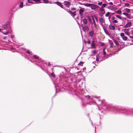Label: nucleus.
<instances>
[{
	"label": "nucleus",
	"instance_id": "52",
	"mask_svg": "<svg viewBox=\"0 0 133 133\" xmlns=\"http://www.w3.org/2000/svg\"><path fill=\"white\" fill-rule=\"evenodd\" d=\"M131 34H132V35H133V30L132 31H131Z\"/></svg>",
	"mask_w": 133,
	"mask_h": 133
},
{
	"label": "nucleus",
	"instance_id": "48",
	"mask_svg": "<svg viewBox=\"0 0 133 133\" xmlns=\"http://www.w3.org/2000/svg\"><path fill=\"white\" fill-rule=\"evenodd\" d=\"M27 53L28 54H30V52L29 51V50H28V51H27Z\"/></svg>",
	"mask_w": 133,
	"mask_h": 133
},
{
	"label": "nucleus",
	"instance_id": "18",
	"mask_svg": "<svg viewBox=\"0 0 133 133\" xmlns=\"http://www.w3.org/2000/svg\"><path fill=\"white\" fill-rule=\"evenodd\" d=\"M123 14L125 15L126 17H127L128 18H130L129 16V14L128 13H125V12H123Z\"/></svg>",
	"mask_w": 133,
	"mask_h": 133
},
{
	"label": "nucleus",
	"instance_id": "9",
	"mask_svg": "<svg viewBox=\"0 0 133 133\" xmlns=\"http://www.w3.org/2000/svg\"><path fill=\"white\" fill-rule=\"evenodd\" d=\"M10 26V25L9 24H6L3 25L2 26V27L5 29L6 28H9Z\"/></svg>",
	"mask_w": 133,
	"mask_h": 133
},
{
	"label": "nucleus",
	"instance_id": "38",
	"mask_svg": "<svg viewBox=\"0 0 133 133\" xmlns=\"http://www.w3.org/2000/svg\"><path fill=\"white\" fill-rule=\"evenodd\" d=\"M92 52L94 54V55H95L96 54V52L95 50L92 51Z\"/></svg>",
	"mask_w": 133,
	"mask_h": 133
},
{
	"label": "nucleus",
	"instance_id": "56",
	"mask_svg": "<svg viewBox=\"0 0 133 133\" xmlns=\"http://www.w3.org/2000/svg\"><path fill=\"white\" fill-rule=\"evenodd\" d=\"M2 29H0V32H1Z\"/></svg>",
	"mask_w": 133,
	"mask_h": 133
},
{
	"label": "nucleus",
	"instance_id": "42",
	"mask_svg": "<svg viewBox=\"0 0 133 133\" xmlns=\"http://www.w3.org/2000/svg\"><path fill=\"white\" fill-rule=\"evenodd\" d=\"M87 43L89 44H90L91 43V41L90 40H89L87 41Z\"/></svg>",
	"mask_w": 133,
	"mask_h": 133
},
{
	"label": "nucleus",
	"instance_id": "12",
	"mask_svg": "<svg viewBox=\"0 0 133 133\" xmlns=\"http://www.w3.org/2000/svg\"><path fill=\"white\" fill-rule=\"evenodd\" d=\"M109 27L110 30L112 29L113 30H114L115 29V28L114 25H109Z\"/></svg>",
	"mask_w": 133,
	"mask_h": 133
},
{
	"label": "nucleus",
	"instance_id": "41",
	"mask_svg": "<svg viewBox=\"0 0 133 133\" xmlns=\"http://www.w3.org/2000/svg\"><path fill=\"white\" fill-rule=\"evenodd\" d=\"M130 5L129 4H128V3H125V6H129Z\"/></svg>",
	"mask_w": 133,
	"mask_h": 133
},
{
	"label": "nucleus",
	"instance_id": "51",
	"mask_svg": "<svg viewBox=\"0 0 133 133\" xmlns=\"http://www.w3.org/2000/svg\"><path fill=\"white\" fill-rule=\"evenodd\" d=\"M95 18L96 20V21H98V19L97 18V17H95Z\"/></svg>",
	"mask_w": 133,
	"mask_h": 133
},
{
	"label": "nucleus",
	"instance_id": "7",
	"mask_svg": "<svg viewBox=\"0 0 133 133\" xmlns=\"http://www.w3.org/2000/svg\"><path fill=\"white\" fill-rule=\"evenodd\" d=\"M91 48H95V43L94 40H93L91 44Z\"/></svg>",
	"mask_w": 133,
	"mask_h": 133
},
{
	"label": "nucleus",
	"instance_id": "11",
	"mask_svg": "<svg viewBox=\"0 0 133 133\" xmlns=\"http://www.w3.org/2000/svg\"><path fill=\"white\" fill-rule=\"evenodd\" d=\"M65 3L64 4V5L67 7H68V6H69L70 5V3L69 2L65 1Z\"/></svg>",
	"mask_w": 133,
	"mask_h": 133
},
{
	"label": "nucleus",
	"instance_id": "26",
	"mask_svg": "<svg viewBox=\"0 0 133 133\" xmlns=\"http://www.w3.org/2000/svg\"><path fill=\"white\" fill-rule=\"evenodd\" d=\"M51 75L53 77L55 78V75L53 72L51 73Z\"/></svg>",
	"mask_w": 133,
	"mask_h": 133
},
{
	"label": "nucleus",
	"instance_id": "37",
	"mask_svg": "<svg viewBox=\"0 0 133 133\" xmlns=\"http://www.w3.org/2000/svg\"><path fill=\"white\" fill-rule=\"evenodd\" d=\"M102 3V2H99L98 3V4L99 5H101Z\"/></svg>",
	"mask_w": 133,
	"mask_h": 133
},
{
	"label": "nucleus",
	"instance_id": "32",
	"mask_svg": "<svg viewBox=\"0 0 133 133\" xmlns=\"http://www.w3.org/2000/svg\"><path fill=\"white\" fill-rule=\"evenodd\" d=\"M124 34L123 33H121V34H120V36L122 37L124 36Z\"/></svg>",
	"mask_w": 133,
	"mask_h": 133
},
{
	"label": "nucleus",
	"instance_id": "25",
	"mask_svg": "<svg viewBox=\"0 0 133 133\" xmlns=\"http://www.w3.org/2000/svg\"><path fill=\"white\" fill-rule=\"evenodd\" d=\"M34 57L35 58L38 59L39 58V57L37 55H34Z\"/></svg>",
	"mask_w": 133,
	"mask_h": 133
},
{
	"label": "nucleus",
	"instance_id": "55",
	"mask_svg": "<svg viewBox=\"0 0 133 133\" xmlns=\"http://www.w3.org/2000/svg\"><path fill=\"white\" fill-rule=\"evenodd\" d=\"M92 20L93 22L95 21L94 19L93 18H92Z\"/></svg>",
	"mask_w": 133,
	"mask_h": 133
},
{
	"label": "nucleus",
	"instance_id": "23",
	"mask_svg": "<svg viewBox=\"0 0 133 133\" xmlns=\"http://www.w3.org/2000/svg\"><path fill=\"white\" fill-rule=\"evenodd\" d=\"M43 1L44 3H49V2L48 0H43Z\"/></svg>",
	"mask_w": 133,
	"mask_h": 133
},
{
	"label": "nucleus",
	"instance_id": "62",
	"mask_svg": "<svg viewBox=\"0 0 133 133\" xmlns=\"http://www.w3.org/2000/svg\"><path fill=\"white\" fill-rule=\"evenodd\" d=\"M114 14V13H112V14Z\"/></svg>",
	"mask_w": 133,
	"mask_h": 133
},
{
	"label": "nucleus",
	"instance_id": "40",
	"mask_svg": "<svg viewBox=\"0 0 133 133\" xmlns=\"http://www.w3.org/2000/svg\"><path fill=\"white\" fill-rule=\"evenodd\" d=\"M99 58L97 56H96V61H99Z\"/></svg>",
	"mask_w": 133,
	"mask_h": 133
},
{
	"label": "nucleus",
	"instance_id": "1",
	"mask_svg": "<svg viewBox=\"0 0 133 133\" xmlns=\"http://www.w3.org/2000/svg\"><path fill=\"white\" fill-rule=\"evenodd\" d=\"M67 11L73 17H74L76 15V11H75L73 12L71 10H68Z\"/></svg>",
	"mask_w": 133,
	"mask_h": 133
},
{
	"label": "nucleus",
	"instance_id": "4",
	"mask_svg": "<svg viewBox=\"0 0 133 133\" xmlns=\"http://www.w3.org/2000/svg\"><path fill=\"white\" fill-rule=\"evenodd\" d=\"M54 3L56 4L57 5L61 7V8H63V5L61 2L58 1H57L56 2H54Z\"/></svg>",
	"mask_w": 133,
	"mask_h": 133
},
{
	"label": "nucleus",
	"instance_id": "10",
	"mask_svg": "<svg viewBox=\"0 0 133 133\" xmlns=\"http://www.w3.org/2000/svg\"><path fill=\"white\" fill-rule=\"evenodd\" d=\"M99 21L100 22L102 23H105V20L104 19H103L102 18H99Z\"/></svg>",
	"mask_w": 133,
	"mask_h": 133
},
{
	"label": "nucleus",
	"instance_id": "29",
	"mask_svg": "<svg viewBox=\"0 0 133 133\" xmlns=\"http://www.w3.org/2000/svg\"><path fill=\"white\" fill-rule=\"evenodd\" d=\"M28 2L29 3H30L32 4H34V3L31 0H28Z\"/></svg>",
	"mask_w": 133,
	"mask_h": 133
},
{
	"label": "nucleus",
	"instance_id": "39",
	"mask_svg": "<svg viewBox=\"0 0 133 133\" xmlns=\"http://www.w3.org/2000/svg\"><path fill=\"white\" fill-rule=\"evenodd\" d=\"M88 19L90 22H91V19L89 17H88Z\"/></svg>",
	"mask_w": 133,
	"mask_h": 133
},
{
	"label": "nucleus",
	"instance_id": "28",
	"mask_svg": "<svg viewBox=\"0 0 133 133\" xmlns=\"http://www.w3.org/2000/svg\"><path fill=\"white\" fill-rule=\"evenodd\" d=\"M110 14L109 12H108L105 15V16L107 17L109 16Z\"/></svg>",
	"mask_w": 133,
	"mask_h": 133
},
{
	"label": "nucleus",
	"instance_id": "16",
	"mask_svg": "<svg viewBox=\"0 0 133 133\" xmlns=\"http://www.w3.org/2000/svg\"><path fill=\"white\" fill-rule=\"evenodd\" d=\"M109 44L110 45V46L111 47H113L114 46V43H113L112 42L111 40H109Z\"/></svg>",
	"mask_w": 133,
	"mask_h": 133
},
{
	"label": "nucleus",
	"instance_id": "14",
	"mask_svg": "<svg viewBox=\"0 0 133 133\" xmlns=\"http://www.w3.org/2000/svg\"><path fill=\"white\" fill-rule=\"evenodd\" d=\"M83 22L84 24L87 25V19L86 18H84L83 20Z\"/></svg>",
	"mask_w": 133,
	"mask_h": 133
},
{
	"label": "nucleus",
	"instance_id": "60",
	"mask_svg": "<svg viewBox=\"0 0 133 133\" xmlns=\"http://www.w3.org/2000/svg\"><path fill=\"white\" fill-rule=\"evenodd\" d=\"M127 30V29H124V30Z\"/></svg>",
	"mask_w": 133,
	"mask_h": 133
},
{
	"label": "nucleus",
	"instance_id": "22",
	"mask_svg": "<svg viewBox=\"0 0 133 133\" xmlns=\"http://www.w3.org/2000/svg\"><path fill=\"white\" fill-rule=\"evenodd\" d=\"M123 39L125 41H126L127 39V38L126 36H123L122 37Z\"/></svg>",
	"mask_w": 133,
	"mask_h": 133
},
{
	"label": "nucleus",
	"instance_id": "34",
	"mask_svg": "<svg viewBox=\"0 0 133 133\" xmlns=\"http://www.w3.org/2000/svg\"><path fill=\"white\" fill-rule=\"evenodd\" d=\"M118 21L116 20H113V23H118Z\"/></svg>",
	"mask_w": 133,
	"mask_h": 133
},
{
	"label": "nucleus",
	"instance_id": "35",
	"mask_svg": "<svg viewBox=\"0 0 133 133\" xmlns=\"http://www.w3.org/2000/svg\"><path fill=\"white\" fill-rule=\"evenodd\" d=\"M3 34L5 35H6L7 34H8L9 33V32L8 31H7L6 32H3Z\"/></svg>",
	"mask_w": 133,
	"mask_h": 133
},
{
	"label": "nucleus",
	"instance_id": "47",
	"mask_svg": "<svg viewBox=\"0 0 133 133\" xmlns=\"http://www.w3.org/2000/svg\"><path fill=\"white\" fill-rule=\"evenodd\" d=\"M104 45V43H103V42H102V43H101V45L102 46H103V45Z\"/></svg>",
	"mask_w": 133,
	"mask_h": 133
},
{
	"label": "nucleus",
	"instance_id": "50",
	"mask_svg": "<svg viewBox=\"0 0 133 133\" xmlns=\"http://www.w3.org/2000/svg\"><path fill=\"white\" fill-rule=\"evenodd\" d=\"M80 16L81 17V18H83V15H80Z\"/></svg>",
	"mask_w": 133,
	"mask_h": 133
},
{
	"label": "nucleus",
	"instance_id": "17",
	"mask_svg": "<svg viewBox=\"0 0 133 133\" xmlns=\"http://www.w3.org/2000/svg\"><path fill=\"white\" fill-rule=\"evenodd\" d=\"M92 4L90 3H87L85 4H84V6L87 7H91V6L92 5Z\"/></svg>",
	"mask_w": 133,
	"mask_h": 133
},
{
	"label": "nucleus",
	"instance_id": "5",
	"mask_svg": "<svg viewBox=\"0 0 133 133\" xmlns=\"http://www.w3.org/2000/svg\"><path fill=\"white\" fill-rule=\"evenodd\" d=\"M94 31L93 29L90 31L89 33V35L91 37H92L94 36Z\"/></svg>",
	"mask_w": 133,
	"mask_h": 133
},
{
	"label": "nucleus",
	"instance_id": "44",
	"mask_svg": "<svg viewBox=\"0 0 133 133\" xmlns=\"http://www.w3.org/2000/svg\"><path fill=\"white\" fill-rule=\"evenodd\" d=\"M33 1H35L36 2H39V1H41L40 0H33Z\"/></svg>",
	"mask_w": 133,
	"mask_h": 133
},
{
	"label": "nucleus",
	"instance_id": "27",
	"mask_svg": "<svg viewBox=\"0 0 133 133\" xmlns=\"http://www.w3.org/2000/svg\"><path fill=\"white\" fill-rule=\"evenodd\" d=\"M23 6V3L22 2L21 3L19 7L21 8H22Z\"/></svg>",
	"mask_w": 133,
	"mask_h": 133
},
{
	"label": "nucleus",
	"instance_id": "59",
	"mask_svg": "<svg viewBox=\"0 0 133 133\" xmlns=\"http://www.w3.org/2000/svg\"><path fill=\"white\" fill-rule=\"evenodd\" d=\"M110 7H113V6H110Z\"/></svg>",
	"mask_w": 133,
	"mask_h": 133
},
{
	"label": "nucleus",
	"instance_id": "61",
	"mask_svg": "<svg viewBox=\"0 0 133 133\" xmlns=\"http://www.w3.org/2000/svg\"><path fill=\"white\" fill-rule=\"evenodd\" d=\"M110 16L109 17V18H110Z\"/></svg>",
	"mask_w": 133,
	"mask_h": 133
},
{
	"label": "nucleus",
	"instance_id": "21",
	"mask_svg": "<svg viewBox=\"0 0 133 133\" xmlns=\"http://www.w3.org/2000/svg\"><path fill=\"white\" fill-rule=\"evenodd\" d=\"M116 13L119 14H121L122 13V12L121 10H118L116 11Z\"/></svg>",
	"mask_w": 133,
	"mask_h": 133
},
{
	"label": "nucleus",
	"instance_id": "15",
	"mask_svg": "<svg viewBox=\"0 0 133 133\" xmlns=\"http://www.w3.org/2000/svg\"><path fill=\"white\" fill-rule=\"evenodd\" d=\"M113 41L114 43L117 46H118L119 45V44L118 42L115 39H113Z\"/></svg>",
	"mask_w": 133,
	"mask_h": 133
},
{
	"label": "nucleus",
	"instance_id": "49",
	"mask_svg": "<svg viewBox=\"0 0 133 133\" xmlns=\"http://www.w3.org/2000/svg\"><path fill=\"white\" fill-rule=\"evenodd\" d=\"M94 26L95 28H96L97 27V25L96 24H94Z\"/></svg>",
	"mask_w": 133,
	"mask_h": 133
},
{
	"label": "nucleus",
	"instance_id": "53",
	"mask_svg": "<svg viewBox=\"0 0 133 133\" xmlns=\"http://www.w3.org/2000/svg\"><path fill=\"white\" fill-rule=\"evenodd\" d=\"M115 19V17H113L112 18V19L113 20H114Z\"/></svg>",
	"mask_w": 133,
	"mask_h": 133
},
{
	"label": "nucleus",
	"instance_id": "6",
	"mask_svg": "<svg viewBox=\"0 0 133 133\" xmlns=\"http://www.w3.org/2000/svg\"><path fill=\"white\" fill-rule=\"evenodd\" d=\"M132 25V23L130 22H128L124 26L125 28H128L130 27Z\"/></svg>",
	"mask_w": 133,
	"mask_h": 133
},
{
	"label": "nucleus",
	"instance_id": "3",
	"mask_svg": "<svg viewBox=\"0 0 133 133\" xmlns=\"http://www.w3.org/2000/svg\"><path fill=\"white\" fill-rule=\"evenodd\" d=\"M83 31L85 32L86 31H88L89 30V28L88 26L85 25L83 27Z\"/></svg>",
	"mask_w": 133,
	"mask_h": 133
},
{
	"label": "nucleus",
	"instance_id": "33",
	"mask_svg": "<svg viewBox=\"0 0 133 133\" xmlns=\"http://www.w3.org/2000/svg\"><path fill=\"white\" fill-rule=\"evenodd\" d=\"M99 10L100 11H103L104 10V9L103 8V7H102L100 9H99Z\"/></svg>",
	"mask_w": 133,
	"mask_h": 133
},
{
	"label": "nucleus",
	"instance_id": "2",
	"mask_svg": "<svg viewBox=\"0 0 133 133\" xmlns=\"http://www.w3.org/2000/svg\"><path fill=\"white\" fill-rule=\"evenodd\" d=\"M91 8L92 10H95L96 8H98L99 7V6L97 5H95L94 4H92L91 6Z\"/></svg>",
	"mask_w": 133,
	"mask_h": 133
},
{
	"label": "nucleus",
	"instance_id": "45",
	"mask_svg": "<svg viewBox=\"0 0 133 133\" xmlns=\"http://www.w3.org/2000/svg\"><path fill=\"white\" fill-rule=\"evenodd\" d=\"M109 4L110 5H112L113 4V3L112 2H110L109 3Z\"/></svg>",
	"mask_w": 133,
	"mask_h": 133
},
{
	"label": "nucleus",
	"instance_id": "20",
	"mask_svg": "<svg viewBox=\"0 0 133 133\" xmlns=\"http://www.w3.org/2000/svg\"><path fill=\"white\" fill-rule=\"evenodd\" d=\"M84 62H81L78 64V65L80 66H83Z\"/></svg>",
	"mask_w": 133,
	"mask_h": 133
},
{
	"label": "nucleus",
	"instance_id": "13",
	"mask_svg": "<svg viewBox=\"0 0 133 133\" xmlns=\"http://www.w3.org/2000/svg\"><path fill=\"white\" fill-rule=\"evenodd\" d=\"M104 30L105 33L109 36H110L109 32H108V31L106 29L103 28Z\"/></svg>",
	"mask_w": 133,
	"mask_h": 133
},
{
	"label": "nucleus",
	"instance_id": "57",
	"mask_svg": "<svg viewBox=\"0 0 133 133\" xmlns=\"http://www.w3.org/2000/svg\"><path fill=\"white\" fill-rule=\"evenodd\" d=\"M84 42L85 43H87V42L85 41H84Z\"/></svg>",
	"mask_w": 133,
	"mask_h": 133
},
{
	"label": "nucleus",
	"instance_id": "8",
	"mask_svg": "<svg viewBox=\"0 0 133 133\" xmlns=\"http://www.w3.org/2000/svg\"><path fill=\"white\" fill-rule=\"evenodd\" d=\"M84 10H83L82 8H81L79 11V14L80 15H83V13L84 11Z\"/></svg>",
	"mask_w": 133,
	"mask_h": 133
},
{
	"label": "nucleus",
	"instance_id": "58",
	"mask_svg": "<svg viewBox=\"0 0 133 133\" xmlns=\"http://www.w3.org/2000/svg\"><path fill=\"white\" fill-rule=\"evenodd\" d=\"M88 97H89V98H90V96H88Z\"/></svg>",
	"mask_w": 133,
	"mask_h": 133
},
{
	"label": "nucleus",
	"instance_id": "46",
	"mask_svg": "<svg viewBox=\"0 0 133 133\" xmlns=\"http://www.w3.org/2000/svg\"><path fill=\"white\" fill-rule=\"evenodd\" d=\"M130 38H131V39H133V36H131L130 35V36H129Z\"/></svg>",
	"mask_w": 133,
	"mask_h": 133
},
{
	"label": "nucleus",
	"instance_id": "36",
	"mask_svg": "<svg viewBox=\"0 0 133 133\" xmlns=\"http://www.w3.org/2000/svg\"><path fill=\"white\" fill-rule=\"evenodd\" d=\"M103 54L104 55H105L106 54V52L105 51V49H103Z\"/></svg>",
	"mask_w": 133,
	"mask_h": 133
},
{
	"label": "nucleus",
	"instance_id": "24",
	"mask_svg": "<svg viewBox=\"0 0 133 133\" xmlns=\"http://www.w3.org/2000/svg\"><path fill=\"white\" fill-rule=\"evenodd\" d=\"M107 5L106 4L103 3L102 4V7L103 8H105Z\"/></svg>",
	"mask_w": 133,
	"mask_h": 133
},
{
	"label": "nucleus",
	"instance_id": "30",
	"mask_svg": "<svg viewBox=\"0 0 133 133\" xmlns=\"http://www.w3.org/2000/svg\"><path fill=\"white\" fill-rule=\"evenodd\" d=\"M124 32H125V33L127 35H128L129 36H130V33L129 32H125V31H124Z\"/></svg>",
	"mask_w": 133,
	"mask_h": 133
},
{
	"label": "nucleus",
	"instance_id": "19",
	"mask_svg": "<svg viewBox=\"0 0 133 133\" xmlns=\"http://www.w3.org/2000/svg\"><path fill=\"white\" fill-rule=\"evenodd\" d=\"M125 11L127 13H129L130 12V9H128L126 8L124 9Z\"/></svg>",
	"mask_w": 133,
	"mask_h": 133
},
{
	"label": "nucleus",
	"instance_id": "43",
	"mask_svg": "<svg viewBox=\"0 0 133 133\" xmlns=\"http://www.w3.org/2000/svg\"><path fill=\"white\" fill-rule=\"evenodd\" d=\"M71 9L72 11H74L76 9L75 8H71Z\"/></svg>",
	"mask_w": 133,
	"mask_h": 133
},
{
	"label": "nucleus",
	"instance_id": "31",
	"mask_svg": "<svg viewBox=\"0 0 133 133\" xmlns=\"http://www.w3.org/2000/svg\"><path fill=\"white\" fill-rule=\"evenodd\" d=\"M115 16L118 18L120 19H122V18L120 17L119 16V15H115Z\"/></svg>",
	"mask_w": 133,
	"mask_h": 133
},
{
	"label": "nucleus",
	"instance_id": "54",
	"mask_svg": "<svg viewBox=\"0 0 133 133\" xmlns=\"http://www.w3.org/2000/svg\"><path fill=\"white\" fill-rule=\"evenodd\" d=\"M93 23L94 24H96V22H95V21L93 22Z\"/></svg>",
	"mask_w": 133,
	"mask_h": 133
}]
</instances>
